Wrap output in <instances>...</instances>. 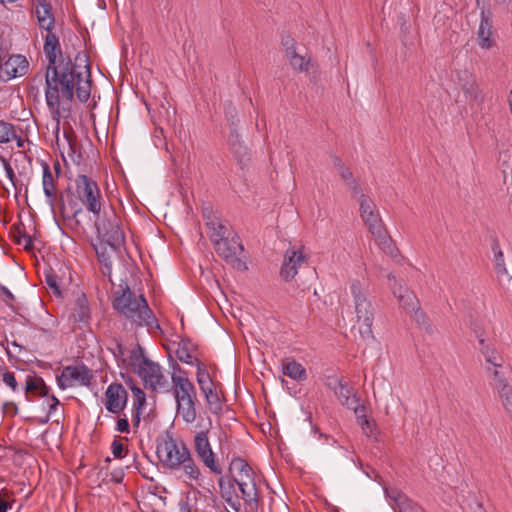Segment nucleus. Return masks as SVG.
<instances>
[{"label": "nucleus", "mask_w": 512, "mask_h": 512, "mask_svg": "<svg viewBox=\"0 0 512 512\" xmlns=\"http://www.w3.org/2000/svg\"><path fill=\"white\" fill-rule=\"evenodd\" d=\"M43 51L48 61L45 72V98L47 106L57 124L66 117L69 104L76 93L80 102L88 101L91 94V73L88 64L73 63L63 56L58 37L47 31Z\"/></svg>", "instance_id": "f257e3e1"}, {"label": "nucleus", "mask_w": 512, "mask_h": 512, "mask_svg": "<svg viewBox=\"0 0 512 512\" xmlns=\"http://www.w3.org/2000/svg\"><path fill=\"white\" fill-rule=\"evenodd\" d=\"M113 307L136 327L149 331L160 330V325L143 295H135L127 286L116 292Z\"/></svg>", "instance_id": "f03ea898"}, {"label": "nucleus", "mask_w": 512, "mask_h": 512, "mask_svg": "<svg viewBox=\"0 0 512 512\" xmlns=\"http://www.w3.org/2000/svg\"><path fill=\"white\" fill-rule=\"evenodd\" d=\"M354 199L359 203L360 216L372 234L376 245L383 253L395 258L398 255V250L384 227L374 201L363 193Z\"/></svg>", "instance_id": "7ed1b4c3"}, {"label": "nucleus", "mask_w": 512, "mask_h": 512, "mask_svg": "<svg viewBox=\"0 0 512 512\" xmlns=\"http://www.w3.org/2000/svg\"><path fill=\"white\" fill-rule=\"evenodd\" d=\"M349 290L354 303L359 333L363 339H371L373 338L374 307L368 297V285L355 279L351 281Z\"/></svg>", "instance_id": "20e7f679"}, {"label": "nucleus", "mask_w": 512, "mask_h": 512, "mask_svg": "<svg viewBox=\"0 0 512 512\" xmlns=\"http://www.w3.org/2000/svg\"><path fill=\"white\" fill-rule=\"evenodd\" d=\"M230 470L235 472L233 480L242 493V499L249 507H257L259 494L252 468L245 460L235 458L231 462Z\"/></svg>", "instance_id": "39448f33"}, {"label": "nucleus", "mask_w": 512, "mask_h": 512, "mask_svg": "<svg viewBox=\"0 0 512 512\" xmlns=\"http://www.w3.org/2000/svg\"><path fill=\"white\" fill-rule=\"evenodd\" d=\"M95 227L97 229L99 240L107 242L112 252H120L125 244V235L120 227V220L115 212H104L102 218L96 217Z\"/></svg>", "instance_id": "423d86ee"}, {"label": "nucleus", "mask_w": 512, "mask_h": 512, "mask_svg": "<svg viewBox=\"0 0 512 512\" xmlns=\"http://www.w3.org/2000/svg\"><path fill=\"white\" fill-rule=\"evenodd\" d=\"M75 190L80 203L94 216L99 217L103 197L97 182L87 175L80 174L75 179Z\"/></svg>", "instance_id": "0eeeda50"}, {"label": "nucleus", "mask_w": 512, "mask_h": 512, "mask_svg": "<svg viewBox=\"0 0 512 512\" xmlns=\"http://www.w3.org/2000/svg\"><path fill=\"white\" fill-rule=\"evenodd\" d=\"M389 283L394 296L398 299L401 307L409 314H411L415 321L420 325H426L427 319L424 312L420 309L419 301L416 295L410 291L406 286L398 283L392 274H388Z\"/></svg>", "instance_id": "6e6552de"}, {"label": "nucleus", "mask_w": 512, "mask_h": 512, "mask_svg": "<svg viewBox=\"0 0 512 512\" xmlns=\"http://www.w3.org/2000/svg\"><path fill=\"white\" fill-rule=\"evenodd\" d=\"M157 453L162 463L170 469H176L191 455V451L183 441L169 437L157 447Z\"/></svg>", "instance_id": "1a4fd4ad"}, {"label": "nucleus", "mask_w": 512, "mask_h": 512, "mask_svg": "<svg viewBox=\"0 0 512 512\" xmlns=\"http://www.w3.org/2000/svg\"><path fill=\"white\" fill-rule=\"evenodd\" d=\"M214 248L216 253L234 269L239 271L247 269L245 261L241 259L244 248L237 235H230L224 238L223 241L216 243Z\"/></svg>", "instance_id": "9d476101"}, {"label": "nucleus", "mask_w": 512, "mask_h": 512, "mask_svg": "<svg viewBox=\"0 0 512 512\" xmlns=\"http://www.w3.org/2000/svg\"><path fill=\"white\" fill-rule=\"evenodd\" d=\"M92 378V371L84 364H81L64 367L61 374L56 377V380L58 387L61 390H65L75 386H89Z\"/></svg>", "instance_id": "9b49d317"}, {"label": "nucleus", "mask_w": 512, "mask_h": 512, "mask_svg": "<svg viewBox=\"0 0 512 512\" xmlns=\"http://www.w3.org/2000/svg\"><path fill=\"white\" fill-rule=\"evenodd\" d=\"M209 431L197 432L193 438V449L199 460L215 475L222 474V468L215 458V453L209 441Z\"/></svg>", "instance_id": "f8f14e48"}, {"label": "nucleus", "mask_w": 512, "mask_h": 512, "mask_svg": "<svg viewBox=\"0 0 512 512\" xmlns=\"http://www.w3.org/2000/svg\"><path fill=\"white\" fill-rule=\"evenodd\" d=\"M144 386L155 392H169L170 385L159 364L147 359L136 373Z\"/></svg>", "instance_id": "ddd939ff"}, {"label": "nucleus", "mask_w": 512, "mask_h": 512, "mask_svg": "<svg viewBox=\"0 0 512 512\" xmlns=\"http://www.w3.org/2000/svg\"><path fill=\"white\" fill-rule=\"evenodd\" d=\"M307 263V255L303 249L289 248L284 254L280 276L285 281L294 279L298 270Z\"/></svg>", "instance_id": "4468645a"}, {"label": "nucleus", "mask_w": 512, "mask_h": 512, "mask_svg": "<svg viewBox=\"0 0 512 512\" xmlns=\"http://www.w3.org/2000/svg\"><path fill=\"white\" fill-rule=\"evenodd\" d=\"M492 18L493 13L489 6L483 5L480 11V23L477 31L478 45L482 49H490L494 45Z\"/></svg>", "instance_id": "2eb2a0df"}, {"label": "nucleus", "mask_w": 512, "mask_h": 512, "mask_svg": "<svg viewBox=\"0 0 512 512\" xmlns=\"http://www.w3.org/2000/svg\"><path fill=\"white\" fill-rule=\"evenodd\" d=\"M457 85L464 92L467 98L481 103L484 100L475 75L469 70H460L457 72Z\"/></svg>", "instance_id": "dca6fc26"}, {"label": "nucleus", "mask_w": 512, "mask_h": 512, "mask_svg": "<svg viewBox=\"0 0 512 512\" xmlns=\"http://www.w3.org/2000/svg\"><path fill=\"white\" fill-rule=\"evenodd\" d=\"M105 396V407L109 412L117 414L124 409L127 401V391L121 384H110L105 392Z\"/></svg>", "instance_id": "f3484780"}, {"label": "nucleus", "mask_w": 512, "mask_h": 512, "mask_svg": "<svg viewBox=\"0 0 512 512\" xmlns=\"http://www.w3.org/2000/svg\"><path fill=\"white\" fill-rule=\"evenodd\" d=\"M29 67V63L25 56L21 54L11 55L4 62V76L1 78L5 81L20 77L26 74Z\"/></svg>", "instance_id": "a211bd4d"}, {"label": "nucleus", "mask_w": 512, "mask_h": 512, "mask_svg": "<svg viewBox=\"0 0 512 512\" xmlns=\"http://www.w3.org/2000/svg\"><path fill=\"white\" fill-rule=\"evenodd\" d=\"M206 217V227L208 229V235L213 245L219 243L232 235V231L230 225L227 221L221 220L215 216H205Z\"/></svg>", "instance_id": "6ab92c4d"}, {"label": "nucleus", "mask_w": 512, "mask_h": 512, "mask_svg": "<svg viewBox=\"0 0 512 512\" xmlns=\"http://www.w3.org/2000/svg\"><path fill=\"white\" fill-rule=\"evenodd\" d=\"M327 385L334 391L335 396L343 406L354 407L357 399L356 393L346 382L340 378H334Z\"/></svg>", "instance_id": "aec40b11"}, {"label": "nucleus", "mask_w": 512, "mask_h": 512, "mask_svg": "<svg viewBox=\"0 0 512 512\" xmlns=\"http://www.w3.org/2000/svg\"><path fill=\"white\" fill-rule=\"evenodd\" d=\"M175 401L196 398V389L193 383L185 376L173 374L171 377Z\"/></svg>", "instance_id": "412c9836"}, {"label": "nucleus", "mask_w": 512, "mask_h": 512, "mask_svg": "<svg viewBox=\"0 0 512 512\" xmlns=\"http://www.w3.org/2000/svg\"><path fill=\"white\" fill-rule=\"evenodd\" d=\"M176 469L181 470V477L185 483L189 485L201 484V481L203 480L202 472L196 461L193 459L192 454Z\"/></svg>", "instance_id": "4be33fe9"}, {"label": "nucleus", "mask_w": 512, "mask_h": 512, "mask_svg": "<svg viewBox=\"0 0 512 512\" xmlns=\"http://www.w3.org/2000/svg\"><path fill=\"white\" fill-rule=\"evenodd\" d=\"M333 163H334V166H335L336 170L338 171L340 177L346 183V186H347L348 190L350 191L352 198L358 197V195H360V193H362L361 187L354 179L353 174L350 171V169L348 167H346L344 165V163L342 162V160L337 156L333 157Z\"/></svg>", "instance_id": "5701e85b"}, {"label": "nucleus", "mask_w": 512, "mask_h": 512, "mask_svg": "<svg viewBox=\"0 0 512 512\" xmlns=\"http://www.w3.org/2000/svg\"><path fill=\"white\" fill-rule=\"evenodd\" d=\"M291 68L298 73H308L313 67L311 57L307 52H302L300 49L297 51H290L289 54L285 55Z\"/></svg>", "instance_id": "b1692460"}, {"label": "nucleus", "mask_w": 512, "mask_h": 512, "mask_svg": "<svg viewBox=\"0 0 512 512\" xmlns=\"http://www.w3.org/2000/svg\"><path fill=\"white\" fill-rule=\"evenodd\" d=\"M147 359L148 358L145 357L142 347L137 344L126 351L125 359H123L121 368L132 371L136 374Z\"/></svg>", "instance_id": "393cba45"}, {"label": "nucleus", "mask_w": 512, "mask_h": 512, "mask_svg": "<svg viewBox=\"0 0 512 512\" xmlns=\"http://www.w3.org/2000/svg\"><path fill=\"white\" fill-rule=\"evenodd\" d=\"M36 16L40 28L52 31L55 19L51 11V5L47 0H37Z\"/></svg>", "instance_id": "a878e982"}, {"label": "nucleus", "mask_w": 512, "mask_h": 512, "mask_svg": "<svg viewBox=\"0 0 512 512\" xmlns=\"http://www.w3.org/2000/svg\"><path fill=\"white\" fill-rule=\"evenodd\" d=\"M478 342L480 346V351L484 356L485 361L489 364L488 367L502 368L503 359L498 354L496 349L492 345L486 343L485 339L482 338L481 336H478Z\"/></svg>", "instance_id": "bb28decb"}, {"label": "nucleus", "mask_w": 512, "mask_h": 512, "mask_svg": "<svg viewBox=\"0 0 512 512\" xmlns=\"http://www.w3.org/2000/svg\"><path fill=\"white\" fill-rule=\"evenodd\" d=\"M196 398L183 399L181 401H177V414L186 422L193 423L197 417L196 411Z\"/></svg>", "instance_id": "cd10ccee"}, {"label": "nucleus", "mask_w": 512, "mask_h": 512, "mask_svg": "<svg viewBox=\"0 0 512 512\" xmlns=\"http://www.w3.org/2000/svg\"><path fill=\"white\" fill-rule=\"evenodd\" d=\"M50 388L45 384L44 380L39 376H27L25 381V392L27 394H37L39 396H48Z\"/></svg>", "instance_id": "c85d7f7f"}, {"label": "nucleus", "mask_w": 512, "mask_h": 512, "mask_svg": "<svg viewBox=\"0 0 512 512\" xmlns=\"http://www.w3.org/2000/svg\"><path fill=\"white\" fill-rule=\"evenodd\" d=\"M197 383L205 398L216 391L215 384L212 381L207 369L202 365L197 368Z\"/></svg>", "instance_id": "c756f323"}, {"label": "nucleus", "mask_w": 512, "mask_h": 512, "mask_svg": "<svg viewBox=\"0 0 512 512\" xmlns=\"http://www.w3.org/2000/svg\"><path fill=\"white\" fill-rule=\"evenodd\" d=\"M72 315L78 322L87 321L90 317V307L88 300L84 294H81L75 300L74 307L72 309Z\"/></svg>", "instance_id": "7c9ffc66"}, {"label": "nucleus", "mask_w": 512, "mask_h": 512, "mask_svg": "<svg viewBox=\"0 0 512 512\" xmlns=\"http://www.w3.org/2000/svg\"><path fill=\"white\" fill-rule=\"evenodd\" d=\"M229 145L235 157L238 159L241 165H246L249 161V153L246 146L239 140L237 134H231L229 137Z\"/></svg>", "instance_id": "2f4dec72"}, {"label": "nucleus", "mask_w": 512, "mask_h": 512, "mask_svg": "<svg viewBox=\"0 0 512 512\" xmlns=\"http://www.w3.org/2000/svg\"><path fill=\"white\" fill-rule=\"evenodd\" d=\"M93 248L97 255V258L101 264L108 270H111L112 262H111V253L112 251L107 242L102 240H98V242L93 243Z\"/></svg>", "instance_id": "473e14b6"}, {"label": "nucleus", "mask_w": 512, "mask_h": 512, "mask_svg": "<svg viewBox=\"0 0 512 512\" xmlns=\"http://www.w3.org/2000/svg\"><path fill=\"white\" fill-rule=\"evenodd\" d=\"M43 175H42V185L45 196L49 199L50 204H52L54 199V179L51 173L50 167L47 163H43Z\"/></svg>", "instance_id": "72a5a7b5"}, {"label": "nucleus", "mask_w": 512, "mask_h": 512, "mask_svg": "<svg viewBox=\"0 0 512 512\" xmlns=\"http://www.w3.org/2000/svg\"><path fill=\"white\" fill-rule=\"evenodd\" d=\"M283 374L297 381H302L306 378L305 368L296 361H288L283 364Z\"/></svg>", "instance_id": "f704fd0d"}, {"label": "nucleus", "mask_w": 512, "mask_h": 512, "mask_svg": "<svg viewBox=\"0 0 512 512\" xmlns=\"http://www.w3.org/2000/svg\"><path fill=\"white\" fill-rule=\"evenodd\" d=\"M17 138L15 126L0 120V145L7 144Z\"/></svg>", "instance_id": "c9c22d12"}, {"label": "nucleus", "mask_w": 512, "mask_h": 512, "mask_svg": "<svg viewBox=\"0 0 512 512\" xmlns=\"http://www.w3.org/2000/svg\"><path fill=\"white\" fill-rule=\"evenodd\" d=\"M145 405V394L144 392L136 388L135 389V402L132 415V422L134 426H138L140 423V410Z\"/></svg>", "instance_id": "e433bc0d"}, {"label": "nucleus", "mask_w": 512, "mask_h": 512, "mask_svg": "<svg viewBox=\"0 0 512 512\" xmlns=\"http://www.w3.org/2000/svg\"><path fill=\"white\" fill-rule=\"evenodd\" d=\"M82 212V207L76 201H69L61 207L62 216L67 219H75L77 224L79 223V220H77L76 217Z\"/></svg>", "instance_id": "4c0bfd02"}, {"label": "nucleus", "mask_w": 512, "mask_h": 512, "mask_svg": "<svg viewBox=\"0 0 512 512\" xmlns=\"http://www.w3.org/2000/svg\"><path fill=\"white\" fill-rule=\"evenodd\" d=\"M497 393L503 407L511 415L512 418V387L510 385L501 384V389H499Z\"/></svg>", "instance_id": "58836bf2"}, {"label": "nucleus", "mask_w": 512, "mask_h": 512, "mask_svg": "<svg viewBox=\"0 0 512 512\" xmlns=\"http://www.w3.org/2000/svg\"><path fill=\"white\" fill-rule=\"evenodd\" d=\"M176 354L178 359L186 364H193V361L196 360L195 357L192 355L190 343L186 341H181L178 344Z\"/></svg>", "instance_id": "ea45409f"}, {"label": "nucleus", "mask_w": 512, "mask_h": 512, "mask_svg": "<svg viewBox=\"0 0 512 512\" xmlns=\"http://www.w3.org/2000/svg\"><path fill=\"white\" fill-rule=\"evenodd\" d=\"M492 251L494 253V263L497 273L506 274L507 270L505 267L503 252L501 251L499 243L497 241L493 243Z\"/></svg>", "instance_id": "a19ab883"}, {"label": "nucleus", "mask_w": 512, "mask_h": 512, "mask_svg": "<svg viewBox=\"0 0 512 512\" xmlns=\"http://www.w3.org/2000/svg\"><path fill=\"white\" fill-rule=\"evenodd\" d=\"M487 371L493 376V386L498 391L502 385H509L504 373L499 368L487 367Z\"/></svg>", "instance_id": "79ce46f5"}, {"label": "nucleus", "mask_w": 512, "mask_h": 512, "mask_svg": "<svg viewBox=\"0 0 512 512\" xmlns=\"http://www.w3.org/2000/svg\"><path fill=\"white\" fill-rule=\"evenodd\" d=\"M205 399H206L207 405L212 413L216 414V413H219L220 411H222V403H221V400H220V397H219L217 391L213 392L212 394L207 396Z\"/></svg>", "instance_id": "37998d69"}, {"label": "nucleus", "mask_w": 512, "mask_h": 512, "mask_svg": "<svg viewBox=\"0 0 512 512\" xmlns=\"http://www.w3.org/2000/svg\"><path fill=\"white\" fill-rule=\"evenodd\" d=\"M128 347L123 346L119 342H115L114 346L110 348L115 360L118 363V366L121 367L123 363V359H125L126 351H128Z\"/></svg>", "instance_id": "c03bdc74"}, {"label": "nucleus", "mask_w": 512, "mask_h": 512, "mask_svg": "<svg viewBox=\"0 0 512 512\" xmlns=\"http://www.w3.org/2000/svg\"><path fill=\"white\" fill-rule=\"evenodd\" d=\"M358 424L360 425L363 433L366 436L376 439L377 432H376V426H375L374 422L370 421L368 418H365V419H362L360 422H358Z\"/></svg>", "instance_id": "a18cd8bd"}, {"label": "nucleus", "mask_w": 512, "mask_h": 512, "mask_svg": "<svg viewBox=\"0 0 512 512\" xmlns=\"http://www.w3.org/2000/svg\"><path fill=\"white\" fill-rule=\"evenodd\" d=\"M0 161L2 162L3 164V167H4V170H5V174L7 176V178L9 179V181L11 182L12 186L14 188H16V174L11 166V164L9 163V161L4 158L3 156L0 157Z\"/></svg>", "instance_id": "49530a36"}, {"label": "nucleus", "mask_w": 512, "mask_h": 512, "mask_svg": "<svg viewBox=\"0 0 512 512\" xmlns=\"http://www.w3.org/2000/svg\"><path fill=\"white\" fill-rule=\"evenodd\" d=\"M0 299L9 307H13L15 296L13 293L4 285L0 283Z\"/></svg>", "instance_id": "de8ad7c7"}, {"label": "nucleus", "mask_w": 512, "mask_h": 512, "mask_svg": "<svg viewBox=\"0 0 512 512\" xmlns=\"http://www.w3.org/2000/svg\"><path fill=\"white\" fill-rule=\"evenodd\" d=\"M3 382L14 392L18 391V383L13 372L6 371L2 377Z\"/></svg>", "instance_id": "09e8293b"}, {"label": "nucleus", "mask_w": 512, "mask_h": 512, "mask_svg": "<svg viewBox=\"0 0 512 512\" xmlns=\"http://www.w3.org/2000/svg\"><path fill=\"white\" fill-rule=\"evenodd\" d=\"M111 450L115 458L122 459L125 456V448L123 444L117 440L112 442Z\"/></svg>", "instance_id": "8fccbe9b"}, {"label": "nucleus", "mask_w": 512, "mask_h": 512, "mask_svg": "<svg viewBox=\"0 0 512 512\" xmlns=\"http://www.w3.org/2000/svg\"><path fill=\"white\" fill-rule=\"evenodd\" d=\"M47 286L53 290L54 294L59 295L60 289L57 283V276L54 274H47L45 277Z\"/></svg>", "instance_id": "3c124183"}, {"label": "nucleus", "mask_w": 512, "mask_h": 512, "mask_svg": "<svg viewBox=\"0 0 512 512\" xmlns=\"http://www.w3.org/2000/svg\"><path fill=\"white\" fill-rule=\"evenodd\" d=\"M282 45L285 49V55L289 54L290 51H297L299 48L296 46V43L293 38L290 36H286L282 38Z\"/></svg>", "instance_id": "603ef678"}, {"label": "nucleus", "mask_w": 512, "mask_h": 512, "mask_svg": "<svg viewBox=\"0 0 512 512\" xmlns=\"http://www.w3.org/2000/svg\"><path fill=\"white\" fill-rule=\"evenodd\" d=\"M348 409H352L357 417V422H360L362 419L367 418L365 415V407L361 404H359L358 399H356V403L354 404V407H347Z\"/></svg>", "instance_id": "864d4df0"}, {"label": "nucleus", "mask_w": 512, "mask_h": 512, "mask_svg": "<svg viewBox=\"0 0 512 512\" xmlns=\"http://www.w3.org/2000/svg\"><path fill=\"white\" fill-rule=\"evenodd\" d=\"M16 242H17V244L22 245L24 247V249H26V250H29L32 248V239L26 233L20 234L16 238Z\"/></svg>", "instance_id": "5fc2aeb1"}, {"label": "nucleus", "mask_w": 512, "mask_h": 512, "mask_svg": "<svg viewBox=\"0 0 512 512\" xmlns=\"http://www.w3.org/2000/svg\"><path fill=\"white\" fill-rule=\"evenodd\" d=\"M116 430L121 433L129 432V422L127 418H119L117 420Z\"/></svg>", "instance_id": "6e6d98bb"}, {"label": "nucleus", "mask_w": 512, "mask_h": 512, "mask_svg": "<svg viewBox=\"0 0 512 512\" xmlns=\"http://www.w3.org/2000/svg\"><path fill=\"white\" fill-rule=\"evenodd\" d=\"M7 497V492L2 491L0 493V512H7L8 508L11 507Z\"/></svg>", "instance_id": "4d7b16f0"}, {"label": "nucleus", "mask_w": 512, "mask_h": 512, "mask_svg": "<svg viewBox=\"0 0 512 512\" xmlns=\"http://www.w3.org/2000/svg\"><path fill=\"white\" fill-rule=\"evenodd\" d=\"M226 502L228 503V505L236 512H239L240 511V507H241V503L239 500H233L232 498H228L226 500Z\"/></svg>", "instance_id": "13d9d810"}, {"label": "nucleus", "mask_w": 512, "mask_h": 512, "mask_svg": "<svg viewBox=\"0 0 512 512\" xmlns=\"http://www.w3.org/2000/svg\"><path fill=\"white\" fill-rule=\"evenodd\" d=\"M50 400L51 403L49 404V413H52L59 405V400L54 395L51 396Z\"/></svg>", "instance_id": "bf43d9fd"}, {"label": "nucleus", "mask_w": 512, "mask_h": 512, "mask_svg": "<svg viewBox=\"0 0 512 512\" xmlns=\"http://www.w3.org/2000/svg\"><path fill=\"white\" fill-rule=\"evenodd\" d=\"M179 512H191L190 505L187 501H182L179 503Z\"/></svg>", "instance_id": "052dcab7"}, {"label": "nucleus", "mask_w": 512, "mask_h": 512, "mask_svg": "<svg viewBox=\"0 0 512 512\" xmlns=\"http://www.w3.org/2000/svg\"><path fill=\"white\" fill-rule=\"evenodd\" d=\"M4 56L0 53V72L4 70Z\"/></svg>", "instance_id": "680f3d73"}, {"label": "nucleus", "mask_w": 512, "mask_h": 512, "mask_svg": "<svg viewBox=\"0 0 512 512\" xmlns=\"http://www.w3.org/2000/svg\"><path fill=\"white\" fill-rule=\"evenodd\" d=\"M36 82H38L39 84H41V82H42V78H41V77H36V78H34V79H33V83H36ZM34 89H35V86H34V84H32V86H31V90H34Z\"/></svg>", "instance_id": "e2e57ef3"}, {"label": "nucleus", "mask_w": 512, "mask_h": 512, "mask_svg": "<svg viewBox=\"0 0 512 512\" xmlns=\"http://www.w3.org/2000/svg\"><path fill=\"white\" fill-rule=\"evenodd\" d=\"M17 139V146L18 147H23V140L21 138H16Z\"/></svg>", "instance_id": "0e129e2a"}, {"label": "nucleus", "mask_w": 512, "mask_h": 512, "mask_svg": "<svg viewBox=\"0 0 512 512\" xmlns=\"http://www.w3.org/2000/svg\"><path fill=\"white\" fill-rule=\"evenodd\" d=\"M54 168H55V170H56V172H57V173H59V172H60V164H59V162H56V163H55Z\"/></svg>", "instance_id": "69168bd1"}, {"label": "nucleus", "mask_w": 512, "mask_h": 512, "mask_svg": "<svg viewBox=\"0 0 512 512\" xmlns=\"http://www.w3.org/2000/svg\"><path fill=\"white\" fill-rule=\"evenodd\" d=\"M509 107H510V111L512 113V91H511V95L509 97Z\"/></svg>", "instance_id": "338daca9"}, {"label": "nucleus", "mask_w": 512, "mask_h": 512, "mask_svg": "<svg viewBox=\"0 0 512 512\" xmlns=\"http://www.w3.org/2000/svg\"><path fill=\"white\" fill-rule=\"evenodd\" d=\"M11 345L17 348H20V345L16 341H12Z\"/></svg>", "instance_id": "774afa93"}]
</instances>
